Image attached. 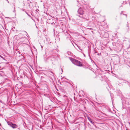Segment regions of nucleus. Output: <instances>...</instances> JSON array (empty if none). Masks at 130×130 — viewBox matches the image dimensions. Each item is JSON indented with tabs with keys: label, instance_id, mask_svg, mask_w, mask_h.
<instances>
[{
	"label": "nucleus",
	"instance_id": "3",
	"mask_svg": "<svg viewBox=\"0 0 130 130\" xmlns=\"http://www.w3.org/2000/svg\"><path fill=\"white\" fill-rule=\"evenodd\" d=\"M26 40H27L25 38L23 37L20 39V44H25L26 43L25 42V41Z\"/></svg>",
	"mask_w": 130,
	"mask_h": 130
},
{
	"label": "nucleus",
	"instance_id": "7",
	"mask_svg": "<svg viewBox=\"0 0 130 130\" xmlns=\"http://www.w3.org/2000/svg\"><path fill=\"white\" fill-rule=\"evenodd\" d=\"M22 34H19V36H21V35H22Z\"/></svg>",
	"mask_w": 130,
	"mask_h": 130
},
{
	"label": "nucleus",
	"instance_id": "11",
	"mask_svg": "<svg viewBox=\"0 0 130 130\" xmlns=\"http://www.w3.org/2000/svg\"><path fill=\"white\" fill-rule=\"evenodd\" d=\"M98 55H99V54H98Z\"/></svg>",
	"mask_w": 130,
	"mask_h": 130
},
{
	"label": "nucleus",
	"instance_id": "5",
	"mask_svg": "<svg viewBox=\"0 0 130 130\" xmlns=\"http://www.w3.org/2000/svg\"><path fill=\"white\" fill-rule=\"evenodd\" d=\"M87 118L90 122H91L92 124L93 123V122H92V120H91V119H90V118H89V117H88Z\"/></svg>",
	"mask_w": 130,
	"mask_h": 130
},
{
	"label": "nucleus",
	"instance_id": "9",
	"mask_svg": "<svg viewBox=\"0 0 130 130\" xmlns=\"http://www.w3.org/2000/svg\"><path fill=\"white\" fill-rule=\"evenodd\" d=\"M84 56H85V54H84Z\"/></svg>",
	"mask_w": 130,
	"mask_h": 130
},
{
	"label": "nucleus",
	"instance_id": "6",
	"mask_svg": "<svg viewBox=\"0 0 130 130\" xmlns=\"http://www.w3.org/2000/svg\"><path fill=\"white\" fill-rule=\"evenodd\" d=\"M78 47V48L80 49V50H81V51H82V49H81L80 48V47L79 46V47Z\"/></svg>",
	"mask_w": 130,
	"mask_h": 130
},
{
	"label": "nucleus",
	"instance_id": "10",
	"mask_svg": "<svg viewBox=\"0 0 130 130\" xmlns=\"http://www.w3.org/2000/svg\"><path fill=\"white\" fill-rule=\"evenodd\" d=\"M41 47H42V46H41Z\"/></svg>",
	"mask_w": 130,
	"mask_h": 130
},
{
	"label": "nucleus",
	"instance_id": "1",
	"mask_svg": "<svg viewBox=\"0 0 130 130\" xmlns=\"http://www.w3.org/2000/svg\"><path fill=\"white\" fill-rule=\"evenodd\" d=\"M73 63L77 66L81 67L83 66L82 63L78 60L72 58L71 59Z\"/></svg>",
	"mask_w": 130,
	"mask_h": 130
},
{
	"label": "nucleus",
	"instance_id": "2",
	"mask_svg": "<svg viewBox=\"0 0 130 130\" xmlns=\"http://www.w3.org/2000/svg\"><path fill=\"white\" fill-rule=\"evenodd\" d=\"M8 125L12 127L13 128H17L18 127V125L16 124H13L12 122L9 121H8L7 122Z\"/></svg>",
	"mask_w": 130,
	"mask_h": 130
},
{
	"label": "nucleus",
	"instance_id": "8",
	"mask_svg": "<svg viewBox=\"0 0 130 130\" xmlns=\"http://www.w3.org/2000/svg\"><path fill=\"white\" fill-rule=\"evenodd\" d=\"M7 2H8V3H9V2L8 0H7Z\"/></svg>",
	"mask_w": 130,
	"mask_h": 130
},
{
	"label": "nucleus",
	"instance_id": "4",
	"mask_svg": "<svg viewBox=\"0 0 130 130\" xmlns=\"http://www.w3.org/2000/svg\"><path fill=\"white\" fill-rule=\"evenodd\" d=\"M83 11L82 9L80 8L78 10V13L80 15H82L83 14Z\"/></svg>",
	"mask_w": 130,
	"mask_h": 130
}]
</instances>
